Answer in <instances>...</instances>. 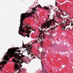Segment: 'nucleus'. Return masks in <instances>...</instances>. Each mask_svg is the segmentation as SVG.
Wrapping results in <instances>:
<instances>
[{"label":"nucleus","mask_w":73,"mask_h":73,"mask_svg":"<svg viewBox=\"0 0 73 73\" xmlns=\"http://www.w3.org/2000/svg\"><path fill=\"white\" fill-rule=\"evenodd\" d=\"M39 53L40 54H42V56H45V54H44V53L43 52H39Z\"/></svg>","instance_id":"9b49d317"},{"label":"nucleus","mask_w":73,"mask_h":73,"mask_svg":"<svg viewBox=\"0 0 73 73\" xmlns=\"http://www.w3.org/2000/svg\"><path fill=\"white\" fill-rule=\"evenodd\" d=\"M38 42H38L37 40H36L35 41V42Z\"/></svg>","instance_id":"5701e85b"},{"label":"nucleus","mask_w":73,"mask_h":73,"mask_svg":"<svg viewBox=\"0 0 73 73\" xmlns=\"http://www.w3.org/2000/svg\"><path fill=\"white\" fill-rule=\"evenodd\" d=\"M71 26H73V23H71Z\"/></svg>","instance_id":"aec40b11"},{"label":"nucleus","mask_w":73,"mask_h":73,"mask_svg":"<svg viewBox=\"0 0 73 73\" xmlns=\"http://www.w3.org/2000/svg\"><path fill=\"white\" fill-rule=\"evenodd\" d=\"M50 16V15H48V18H49V17Z\"/></svg>","instance_id":"412c9836"},{"label":"nucleus","mask_w":73,"mask_h":73,"mask_svg":"<svg viewBox=\"0 0 73 73\" xmlns=\"http://www.w3.org/2000/svg\"><path fill=\"white\" fill-rule=\"evenodd\" d=\"M13 61L14 62H15H15L17 63V61L16 60H15L14 58L13 59Z\"/></svg>","instance_id":"f8f14e48"},{"label":"nucleus","mask_w":73,"mask_h":73,"mask_svg":"<svg viewBox=\"0 0 73 73\" xmlns=\"http://www.w3.org/2000/svg\"><path fill=\"white\" fill-rule=\"evenodd\" d=\"M54 27H53L52 28H50V29L51 30H52V32H53V30L54 29Z\"/></svg>","instance_id":"dca6fc26"},{"label":"nucleus","mask_w":73,"mask_h":73,"mask_svg":"<svg viewBox=\"0 0 73 73\" xmlns=\"http://www.w3.org/2000/svg\"><path fill=\"white\" fill-rule=\"evenodd\" d=\"M26 64H29V62H26Z\"/></svg>","instance_id":"393cba45"},{"label":"nucleus","mask_w":73,"mask_h":73,"mask_svg":"<svg viewBox=\"0 0 73 73\" xmlns=\"http://www.w3.org/2000/svg\"><path fill=\"white\" fill-rule=\"evenodd\" d=\"M65 29V27L64 26L62 28V29H63V30H64Z\"/></svg>","instance_id":"f3484780"},{"label":"nucleus","mask_w":73,"mask_h":73,"mask_svg":"<svg viewBox=\"0 0 73 73\" xmlns=\"http://www.w3.org/2000/svg\"><path fill=\"white\" fill-rule=\"evenodd\" d=\"M14 64V65H15L14 66V68H15L16 70L19 69V66H18V64L17 63H15Z\"/></svg>","instance_id":"39448f33"},{"label":"nucleus","mask_w":73,"mask_h":73,"mask_svg":"<svg viewBox=\"0 0 73 73\" xmlns=\"http://www.w3.org/2000/svg\"><path fill=\"white\" fill-rule=\"evenodd\" d=\"M31 53V56L32 57V59H33V58H35L36 57V55H35L34 54H33V52H28V54H29Z\"/></svg>","instance_id":"423d86ee"},{"label":"nucleus","mask_w":73,"mask_h":73,"mask_svg":"<svg viewBox=\"0 0 73 73\" xmlns=\"http://www.w3.org/2000/svg\"><path fill=\"white\" fill-rule=\"evenodd\" d=\"M41 72H43V73H47L46 72V71H45V70H42Z\"/></svg>","instance_id":"4468645a"},{"label":"nucleus","mask_w":73,"mask_h":73,"mask_svg":"<svg viewBox=\"0 0 73 73\" xmlns=\"http://www.w3.org/2000/svg\"><path fill=\"white\" fill-rule=\"evenodd\" d=\"M29 35H29V34H28V35H27V37H29Z\"/></svg>","instance_id":"a211bd4d"},{"label":"nucleus","mask_w":73,"mask_h":73,"mask_svg":"<svg viewBox=\"0 0 73 73\" xmlns=\"http://www.w3.org/2000/svg\"><path fill=\"white\" fill-rule=\"evenodd\" d=\"M47 20H48V19ZM47 20L46 21V23H45V24L42 26L41 27V30H40V29H39V31L40 32V33L39 34L40 35L39 36L38 38V41H40V40H41L42 39L44 40V38H45L44 36L41 35V34L42 33H43V35H44L45 34L44 32H45V30H43V31L42 30V29H43V27H44V28L46 30L48 28H50V26L53 27V25H54V27H55V25H57V22L54 19H50V20L48 21H47Z\"/></svg>","instance_id":"7ed1b4c3"},{"label":"nucleus","mask_w":73,"mask_h":73,"mask_svg":"<svg viewBox=\"0 0 73 73\" xmlns=\"http://www.w3.org/2000/svg\"><path fill=\"white\" fill-rule=\"evenodd\" d=\"M31 46H32V45H31Z\"/></svg>","instance_id":"473e14b6"},{"label":"nucleus","mask_w":73,"mask_h":73,"mask_svg":"<svg viewBox=\"0 0 73 73\" xmlns=\"http://www.w3.org/2000/svg\"><path fill=\"white\" fill-rule=\"evenodd\" d=\"M61 19H62V20H63V18H61Z\"/></svg>","instance_id":"c85d7f7f"},{"label":"nucleus","mask_w":73,"mask_h":73,"mask_svg":"<svg viewBox=\"0 0 73 73\" xmlns=\"http://www.w3.org/2000/svg\"><path fill=\"white\" fill-rule=\"evenodd\" d=\"M20 66L21 67H22V65L21 64H20Z\"/></svg>","instance_id":"b1692460"},{"label":"nucleus","mask_w":73,"mask_h":73,"mask_svg":"<svg viewBox=\"0 0 73 73\" xmlns=\"http://www.w3.org/2000/svg\"><path fill=\"white\" fill-rule=\"evenodd\" d=\"M63 24H65L66 25H67V26L69 25V24H68V22L67 21H66V22L64 21V22L63 23Z\"/></svg>","instance_id":"6e6552de"},{"label":"nucleus","mask_w":73,"mask_h":73,"mask_svg":"<svg viewBox=\"0 0 73 73\" xmlns=\"http://www.w3.org/2000/svg\"><path fill=\"white\" fill-rule=\"evenodd\" d=\"M28 29H31V30H32V31H34V30H33L32 28V27H29L28 28Z\"/></svg>","instance_id":"2eb2a0df"},{"label":"nucleus","mask_w":73,"mask_h":73,"mask_svg":"<svg viewBox=\"0 0 73 73\" xmlns=\"http://www.w3.org/2000/svg\"><path fill=\"white\" fill-rule=\"evenodd\" d=\"M62 13H63V15H64V16H66V15L65 14H66V12L65 11H63L62 12Z\"/></svg>","instance_id":"ddd939ff"},{"label":"nucleus","mask_w":73,"mask_h":73,"mask_svg":"<svg viewBox=\"0 0 73 73\" xmlns=\"http://www.w3.org/2000/svg\"><path fill=\"white\" fill-rule=\"evenodd\" d=\"M38 58H40V57H38Z\"/></svg>","instance_id":"2f4dec72"},{"label":"nucleus","mask_w":73,"mask_h":73,"mask_svg":"<svg viewBox=\"0 0 73 73\" xmlns=\"http://www.w3.org/2000/svg\"><path fill=\"white\" fill-rule=\"evenodd\" d=\"M35 43H36V42H34V44H35Z\"/></svg>","instance_id":"c756f323"},{"label":"nucleus","mask_w":73,"mask_h":73,"mask_svg":"<svg viewBox=\"0 0 73 73\" xmlns=\"http://www.w3.org/2000/svg\"><path fill=\"white\" fill-rule=\"evenodd\" d=\"M40 44H41V43H42V44H43V43H42V41H41V42L40 41Z\"/></svg>","instance_id":"4be33fe9"},{"label":"nucleus","mask_w":73,"mask_h":73,"mask_svg":"<svg viewBox=\"0 0 73 73\" xmlns=\"http://www.w3.org/2000/svg\"><path fill=\"white\" fill-rule=\"evenodd\" d=\"M37 7L40 8H42V7H41L40 5H38V6H36L35 7L32 9V11L31 13H22L21 15L20 26H19V31H18V33L20 35H21V36H23V35L22 33H20V31H21L22 33H25L24 29H23V20H24L25 18L28 17H32V14H34L35 13H36V10H37V9H36V8Z\"/></svg>","instance_id":"f03ea898"},{"label":"nucleus","mask_w":73,"mask_h":73,"mask_svg":"<svg viewBox=\"0 0 73 73\" xmlns=\"http://www.w3.org/2000/svg\"><path fill=\"white\" fill-rule=\"evenodd\" d=\"M67 29H66V30H67Z\"/></svg>","instance_id":"7c9ffc66"},{"label":"nucleus","mask_w":73,"mask_h":73,"mask_svg":"<svg viewBox=\"0 0 73 73\" xmlns=\"http://www.w3.org/2000/svg\"><path fill=\"white\" fill-rule=\"evenodd\" d=\"M25 27H26V28H27V29H28V25H27V26H25Z\"/></svg>","instance_id":"6ab92c4d"},{"label":"nucleus","mask_w":73,"mask_h":73,"mask_svg":"<svg viewBox=\"0 0 73 73\" xmlns=\"http://www.w3.org/2000/svg\"><path fill=\"white\" fill-rule=\"evenodd\" d=\"M60 11L61 12H62V11L60 10Z\"/></svg>","instance_id":"cd10ccee"},{"label":"nucleus","mask_w":73,"mask_h":73,"mask_svg":"<svg viewBox=\"0 0 73 73\" xmlns=\"http://www.w3.org/2000/svg\"><path fill=\"white\" fill-rule=\"evenodd\" d=\"M55 4H57V3L56 2H55Z\"/></svg>","instance_id":"a878e982"},{"label":"nucleus","mask_w":73,"mask_h":73,"mask_svg":"<svg viewBox=\"0 0 73 73\" xmlns=\"http://www.w3.org/2000/svg\"><path fill=\"white\" fill-rule=\"evenodd\" d=\"M43 9H47V10H49V7H44L42 8Z\"/></svg>","instance_id":"9d476101"},{"label":"nucleus","mask_w":73,"mask_h":73,"mask_svg":"<svg viewBox=\"0 0 73 73\" xmlns=\"http://www.w3.org/2000/svg\"><path fill=\"white\" fill-rule=\"evenodd\" d=\"M56 16L57 19H59V18H60V16H61L60 15V12H58L57 13H56Z\"/></svg>","instance_id":"0eeeda50"},{"label":"nucleus","mask_w":73,"mask_h":73,"mask_svg":"<svg viewBox=\"0 0 73 73\" xmlns=\"http://www.w3.org/2000/svg\"><path fill=\"white\" fill-rule=\"evenodd\" d=\"M20 48L19 47H17L16 48H11V49L10 50L9 49L8 50V51L6 52V56L3 58L4 61H2V62L0 63V70L1 71H2L1 68H3L5 64H7V62L9 61V58L12 57H14L18 59L19 57V54L18 53H16L15 52H18V53H20L21 50H18V51L16 50L19 49Z\"/></svg>","instance_id":"f257e3e1"},{"label":"nucleus","mask_w":73,"mask_h":73,"mask_svg":"<svg viewBox=\"0 0 73 73\" xmlns=\"http://www.w3.org/2000/svg\"><path fill=\"white\" fill-rule=\"evenodd\" d=\"M32 32V31H29L28 30V29H27V31H26L25 32V33H27V34H29V35H30V32Z\"/></svg>","instance_id":"1a4fd4ad"},{"label":"nucleus","mask_w":73,"mask_h":73,"mask_svg":"<svg viewBox=\"0 0 73 73\" xmlns=\"http://www.w3.org/2000/svg\"><path fill=\"white\" fill-rule=\"evenodd\" d=\"M18 62H20V61H18Z\"/></svg>","instance_id":"bb28decb"},{"label":"nucleus","mask_w":73,"mask_h":73,"mask_svg":"<svg viewBox=\"0 0 73 73\" xmlns=\"http://www.w3.org/2000/svg\"><path fill=\"white\" fill-rule=\"evenodd\" d=\"M23 44L22 45V47H23V48H27V49H29V48H30V49H32V46H31V45H28V46H27V44H25V46H24V42H23Z\"/></svg>","instance_id":"20e7f679"}]
</instances>
